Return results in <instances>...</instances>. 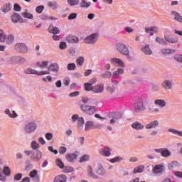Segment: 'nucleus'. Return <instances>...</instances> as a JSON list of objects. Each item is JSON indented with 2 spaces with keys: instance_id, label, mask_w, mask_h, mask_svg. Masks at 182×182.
I'll return each instance as SVG.
<instances>
[{
  "instance_id": "obj_1",
  "label": "nucleus",
  "mask_w": 182,
  "mask_h": 182,
  "mask_svg": "<svg viewBox=\"0 0 182 182\" xmlns=\"http://www.w3.org/2000/svg\"><path fill=\"white\" fill-rule=\"evenodd\" d=\"M50 72H53L55 75H58L59 72V65L57 63H52L48 66V70H43L38 72L32 68H28L25 70V73L27 75H38V76H43V75H50Z\"/></svg>"
},
{
  "instance_id": "obj_2",
  "label": "nucleus",
  "mask_w": 182,
  "mask_h": 182,
  "mask_svg": "<svg viewBox=\"0 0 182 182\" xmlns=\"http://www.w3.org/2000/svg\"><path fill=\"white\" fill-rule=\"evenodd\" d=\"M72 122H77V126L78 130H83V124H85V119L82 117H79L78 114H74L72 116Z\"/></svg>"
},
{
  "instance_id": "obj_3",
  "label": "nucleus",
  "mask_w": 182,
  "mask_h": 182,
  "mask_svg": "<svg viewBox=\"0 0 182 182\" xmlns=\"http://www.w3.org/2000/svg\"><path fill=\"white\" fill-rule=\"evenodd\" d=\"M80 107L82 112H85V113H86L87 114H90V115L95 114V113L97 112V107L95 106L82 105Z\"/></svg>"
},
{
  "instance_id": "obj_4",
  "label": "nucleus",
  "mask_w": 182,
  "mask_h": 182,
  "mask_svg": "<svg viewBox=\"0 0 182 182\" xmlns=\"http://www.w3.org/2000/svg\"><path fill=\"white\" fill-rule=\"evenodd\" d=\"M134 110L136 113H140V112H144V110H146L144 100H143V98L140 97L138 99L134 107Z\"/></svg>"
},
{
  "instance_id": "obj_5",
  "label": "nucleus",
  "mask_w": 182,
  "mask_h": 182,
  "mask_svg": "<svg viewBox=\"0 0 182 182\" xmlns=\"http://www.w3.org/2000/svg\"><path fill=\"white\" fill-rule=\"evenodd\" d=\"M117 50L119 53L122 55H124V56H129L130 52L129 51V48L126 46V45L122 43H118L117 44Z\"/></svg>"
},
{
  "instance_id": "obj_6",
  "label": "nucleus",
  "mask_w": 182,
  "mask_h": 182,
  "mask_svg": "<svg viewBox=\"0 0 182 182\" xmlns=\"http://www.w3.org/2000/svg\"><path fill=\"white\" fill-rule=\"evenodd\" d=\"M102 127H103L102 124L95 125L93 121H87L85 124L84 132H89L92 129H102Z\"/></svg>"
},
{
  "instance_id": "obj_7",
  "label": "nucleus",
  "mask_w": 182,
  "mask_h": 182,
  "mask_svg": "<svg viewBox=\"0 0 182 182\" xmlns=\"http://www.w3.org/2000/svg\"><path fill=\"white\" fill-rule=\"evenodd\" d=\"M15 50L21 53H26L28 52V47L25 43H18L14 46Z\"/></svg>"
},
{
  "instance_id": "obj_8",
  "label": "nucleus",
  "mask_w": 182,
  "mask_h": 182,
  "mask_svg": "<svg viewBox=\"0 0 182 182\" xmlns=\"http://www.w3.org/2000/svg\"><path fill=\"white\" fill-rule=\"evenodd\" d=\"M38 126L34 122H28L26 124V127H24V130L26 133H33V132H35L36 130V127Z\"/></svg>"
},
{
  "instance_id": "obj_9",
  "label": "nucleus",
  "mask_w": 182,
  "mask_h": 182,
  "mask_svg": "<svg viewBox=\"0 0 182 182\" xmlns=\"http://www.w3.org/2000/svg\"><path fill=\"white\" fill-rule=\"evenodd\" d=\"M157 127H160V122H159V120L157 119L149 122L145 126L146 130H151V129H157Z\"/></svg>"
},
{
  "instance_id": "obj_10",
  "label": "nucleus",
  "mask_w": 182,
  "mask_h": 182,
  "mask_svg": "<svg viewBox=\"0 0 182 182\" xmlns=\"http://www.w3.org/2000/svg\"><path fill=\"white\" fill-rule=\"evenodd\" d=\"M165 170H166V168L164 167V165L158 164V165H156L152 168V172L154 173V174H161V173H164Z\"/></svg>"
},
{
  "instance_id": "obj_11",
  "label": "nucleus",
  "mask_w": 182,
  "mask_h": 182,
  "mask_svg": "<svg viewBox=\"0 0 182 182\" xmlns=\"http://www.w3.org/2000/svg\"><path fill=\"white\" fill-rule=\"evenodd\" d=\"M97 33H94L91 36H87L85 39V43H91L92 45H93V43H96L97 41Z\"/></svg>"
},
{
  "instance_id": "obj_12",
  "label": "nucleus",
  "mask_w": 182,
  "mask_h": 182,
  "mask_svg": "<svg viewBox=\"0 0 182 182\" xmlns=\"http://www.w3.org/2000/svg\"><path fill=\"white\" fill-rule=\"evenodd\" d=\"M14 38L13 35L6 36V34H5L4 41H0V43H6V45H12V43H14Z\"/></svg>"
},
{
  "instance_id": "obj_13",
  "label": "nucleus",
  "mask_w": 182,
  "mask_h": 182,
  "mask_svg": "<svg viewBox=\"0 0 182 182\" xmlns=\"http://www.w3.org/2000/svg\"><path fill=\"white\" fill-rule=\"evenodd\" d=\"M161 87L165 90H171L173 87V84L171 83V81L166 80L162 82Z\"/></svg>"
},
{
  "instance_id": "obj_14",
  "label": "nucleus",
  "mask_w": 182,
  "mask_h": 182,
  "mask_svg": "<svg viewBox=\"0 0 182 182\" xmlns=\"http://www.w3.org/2000/svg\"><path fill=\"white\" fill-rule=\"evenodd\" d=\"M111 63H112V65H117L120 68H124V63H123V60H122V59L118 58H112Z\"/></svg>"
},
{
  "instance_id": "obj_15",
  "label": "nucleus",
  "mask_w": 182,
  "mask_h": 182,
  "mask_svg": "<svg viewBox=\"0 0 182 182\" xmlns=\"http://www.w3.org/2000/svg\"><path fill=\"white\" fill-rule=\"evenodd\" d=\"M42 159V152L39 150H37L31 156V160L33 161H39Z\"/></svg>"
},
{
  "instance_id": "obj_16",
  "label": "nucleus",
  "mask_w": 182,
  "mask_h": 182,
  "mask_svg": "<svg viewBox=\"0 0 182 182\" xmlns=\"http://www.w3.org/2000/svg\"><path fill=\"white\" fill-rule=\"evenodd\" d=\"M171 15H172V16H174V21H176V22H179L181 23H182V16L181 14H180V13L176 11H171Z\"/></svg>"
},
{
  "instance_id": "obj_17",
  "label": "nucleus",
  "mask_w": 182,
  "mask_h": 182,
  "mask_svg": "<svg viewBox=\"0 0 182 182\" xmlns=\"http://www.w3.org/2000/svg\"><path fill=\"white\" fill-rule=\"evenodd\" d=\"M29 177H31V178H33V181L35 182L41 181V179L39 178V176H38V171L36 169H34L30 172Z\"/></svg>"
},
{
  "instance_id": "obj_18",
  "label": "nucleus",
  "mask_w": 182,
  "mask_h": 182,
  "mask_svg": "<svg viewBox=\"0 0 182 182\" xmlns=\"http://www.w3.org/2000/svg\"><path fill=\"white\" fill-rule=\"evenodd\" d=\"M104 90H105V85L102 83L97 84L92 89V92H94V93H102L103 92Z\"/></svg>"
},
{
  "instance_id": "obj_19",
  "label": "nucleus",
  "mask_w": 182,
  "mask_h": 182,
  "mask_svg": "<svg viewBox=\"0 0 182 182\" xmlns=\"http://www.w3.org/2000/svg\"><path fill=\"white\" fill-rule=\"evenodd\" d=\"M132 127L134 130H143L144 129V125L139 122H134L132 124Z\"/></svg>"
},
{
  "instance_id": "obj_20",
  "label": "nucleus",
  "mask_w": 182,
  "mask_h": 182,
  "mask_svg": "<svg viewBox=\"0 0 182 182\" xmlns=\"http://www.w3.org/2000/svg\"><path fill=\"white\" fill-rule=\"evenodd\" d=\"M111 151L112 149H110L109 146H105L103 150L100 151V154H101L102 156H105V157H109L112 154Z\"/></svg>"
},
{
  "instance_id": "obj_21",
  "label": "nucleus",
  "mask_w": 182,
  "mask_h": 182,
  "mask_svg": "<svg viewBox=\"0 0 182 182\" xmlns=\"http://www.w3.org/2000/svg\"><path fill=\"white\" fill-rule=\"evenodd\" d=\"M117 89V81H112V85L107 87V90L109 93H114V90Z\"/></svg>"
},
{
  "instance_id": "obj_22",
  "label": "nucleus",
  "mask_w": 182,
  "mask_h": 182,
  "mask_svg": "<svg viewBox=\"0 0 182 182\" xmlns=\"http://www.w3.org/2000/svg\"><path fill=\"white\" fill-rule=\"evenodd\" d=\"M66 41L68 43H79V38L75 36H68Z\"/></svg>"
},
{
  "instance_id": "obj_23",
  "label": "nucleus",
  "mask_w": 182,
  "mask_h": 182,
  "mask_svg": "<svg viewBox=\"0 0 182 182\" xmlns=\"http://www.w3.org/2000/svg\"><path fill=\"white\" fill-rule=\"evenodd\" d=\"M113 119H110L109 123L110 124H114L116 123V120H119V119H122V114L119 113H112L111 114Z\"/></svg>"
},
{
  "instance_id": "obj_24",
  "label": "nucleus",
  "mask_w": 182,
  "mask_h": 182,
  "mask_svg": "<svg viewBox=\"0 0 182 182\" xmlns=\"http://www.w3.org/2000/svg\"><path fill=\"white\" fill-rule=\"evenodd\" d=\"M66 160L70 163H73L76 159H77V155L75 154H67L65 155Z\"/></svg>"
},
{
  "instance_id": "obj_25",
  "label": "nucleus",
  "mask_w": 182,
  "mask_h": 182,
  "mask_svg": "<svg viewBox=\"0 0 182 182\" xmlns=\"http://www.w3.org/2000/svg\"><path fill=\"white\" fill-rule=\"evenodd\" d=\"M164 38L166 42H168V43H177V42H178V38H173L171 36H165Z\"/></svg>"
},
{
  "instance_id": "obj_26",
  "label": "nucleus",
  "mask_w": 182,
  "mask_h": 182,
  "mask_svg": "<svg viewBox=\"0 0 182 182\" xmlns=\"http://www.w3.org/2000/svg\"><path fill=\"white\" fill-rule=\"evenodd\" d=\"M68 178L65 175H58L55 177L54 182H66Z\"/></svg>"
},
{
  "instance_id": "obj_27",
  "label": "nucleus",
  "mask_w": 182,
  "mask_h": 182,
  "mask_svg": "<svg viewBox=\"0 0 182 182\" xmlns=\"http://www.w3.org/2000/svg\"><path fill=\"white\" fill-rule=\"evenodd\" d=\"M141 50L145 55H153V51L150 49L149 45H146L145 46L142 47Z\"/></svg>"
},
{
  "instance_id": "obj_28",
  "label": "nucleus",
  "mask_w": 182,
  "mask_h": 182,
  "mask_svg": "<svg viewBox=\"0 0 182 182\" xmlns=\"http://www.w3.org/2000/svg\"><path fill=\"white\" fill-rule=\"evenodd\" d=\"M12 9V4L11 3L6 4L1 7V11L4 14H6V12H9Z\"/></svg>"
},
{
  "instance_id": "obj_29",
  "label": "nucleus",
  "mask_w": 182,
  "mask_h": 182,
  "mask_svg": "<svg viewBox=\"0 0 182 182\" xmlns=\"http://www.w3.org/2000/svg\"><path fill=\"white\" fill-rule=\"evenodd\" d=\"M11 21L14 22V23H18L21 21V15H19L18 13H14L11 16Z\"/></svg>"
},
{
  "instance_id": "obj_30",
  "label": "nucleus",
  "mask_w": 182,
  "mask_h": 182,
  "mask_svg": "<svg viewBox=\"0 0 182 182\" xmlns=\"http://www.w3.org/2000/svg\"><path fill=\"white\" fill-rule=\"evenodd\" d=\"M154 105L156 106H159V107H166V105H167L166 103V100H156L154 101Z\"/></svg>"
},
{
  "instance_id": "obj_31",
  "label": "nucleus",
  "mask_w": 182,
  "mask_h": 182,
  "mask_svg": "<svg viewBox=\"0 0 182 182\" xmlns=\"http://www.w3.org/2000/svg\"><path fill=\"white\" fill-rule=\"evenodd\" d=\"M87 173L89 177H91L92 178H97V176L93 173V168L92 167V166H88Z\"/></svg>"
},
{
  "instance_id": "obj_32",
  "label": "nucleus",
  "mask_w": 182,
  "mask_h": 182,
  "mask_svg": "<svg viewBox=\"0 0 182 182\" xmlns=\"http://www.w3.org/2000/svg\"><path fill=\"white\" fill-rule=\"evenodd\" d=\"M176 53V50L170 49V48H164L161 50V53L165 55H171L172 53Z\"/></svg>"
},
{
  "instance_id": "obj_33",
  "label": "nucleus",
  "mask_w": 182,
  "mask_h": 182,
  "mask_svg": "<svg viewBox=\"0 0 182 182\" xmlns=\"http://www.w3.org/2000/svg\"><path fill=\"white\" fill-rule=\"evenodd\" d=\"M144 168H145L144 165H140L138 167H136L134 168L133 173H134V174L143 173V171L144 170Z\"/></svg>"
},
{
  "instance_id": "obj_34",
  "label": "nucleus",
  "mask_w": 182,
  "mask_h": 182,
  "mask_svg": "<svg viewBox=\"0 0 182 182\" xmlns=\"http://www.w3.org/2000/svg\"><path fill=\"white\" fill-rule=\"evenodd\" d=\"M6 114L9 115V117L11 119H15L18 116V114L15 111H12V113L11 112V110L9 109H6L5 110Z\"/></svg>"
},
{
  "instance_id": "obj_35",
  "label": "nucleus",
  "mask_w": 182,
  "mask_h": 182,
  "mask_svg": "<svg viewBox=\"0 0 182 182\" xmlns=\"http://www.w3.org/2000/svg\"><path fill=\"white\" fill-rule=\"evenodd\" d=\"M168 132H169V133H172L175 136H178L179 137H182V131H179L176 129H169Z\"/></svg>"
},
{
  "instance_id": "obj_36",
  "label": "nucleus",
  "mask_w": 182,
  "mask_h": 182,
  "mask_svg": "<svg viewBox=\"0 0 182 182\" xmlns=\"http://www.w3.org/2000/svg\"><path fill=\"white\" fill-rule=\"evenodd\" d=\"M92 5L90 1L87 2L86 0H82L80 3V8H89Z\"/></svg>"
},
{
  "instance_id": "obj_37",
  "label": "nucleus",
  "mask_w": 182,
  "mask_h": 182,
  "mask_svg": "<svg viewBox=\"0 0 182 182\" xmlns=\"http://www.w3.org/2000/svg\"><path fill=\"white\" fill-rule=\"evenodd\" d=\"M124 70L123 68H119L117 70L113 73V77L117 78L119 75H123Z\"/></svg>"
},
{
  "instance_id": "obj_38",
  "label": "nucleus",
  "mask_w": 182,
  "mask_h": 182,
  "mask_svg": "<svg viewBox=\"0 0 182 182\" xmlns=\"http://www.w3.org/2000/svg\"><path fill=\"white\" fill-rule=\"evenodd\" d=\"M149 112L152 114L160 113V109L154 106L148 108Z\"/></svg>"
},
{
  "instance_id": "obj_39",
  "label": "nucleus",
  "mask_w": 182,
  "mask_h": 182,
  "mask_svg": "<svg viewBox=\"0 0 182 182\" xmlns=\"http://www.w3.org/2000/svg\"><path fill=\"white\" fill-rule=\"evenodd\" d=\"M48 65L49 61H43L41 63L37 62V65L38 66V68H41V69H45V68H48Z\"/></svg>"
},
{
  "instance_id": "obj_40",
  "label": "nucleus",
  "mask_w": 182,
  "mask_h": 182,
  "mask_svg": "<svg viewBox=\"0 0 182 182\" xmlns=\"http://www.w3.org/2000/svg\"><path fill=\"white\" fill-rule=\"evenodd\" d=\"M156 42L157 43H159L160 45H164V46H167V41H164V38L156 37Z\"/></svg>"
},
{
  "instance_id": "obj_41",
  "label": "nucleus",
  "mask_w": 182,
  "mask_h": 182,
  "mask_svg": "<svg viewBox=\"0 0 182 182\" xmlns=\"http://www.w3.org/2000/svg\"><path fill=\"white\" fill-rule=\"evenodd\" d=\"M96 173L97 174H99V176H103L105 173L103 166L99 165L98 168L96 171Z\"/></svg>"
},
{
  "instance_id": "obj_42",
  "label": "nucleus",
  "mask_w": 182,
  "mask_h": 182,
  "mask_svg": "<svg viewBox=\"0 0 182 182\" xmlns=\"http://www.w3.org/2000/svg\"><path fill=\"white\" fill-rule=\"evenodd\" d=\"M162 157H170L171 156V152L168 151V149H162V152L161 154Z\"/></svg>"
},
{
  "instance_id": "obj_43",
  "label": "nucleus",
  "mask_w": 182,
  "mask_h": 182,
  "mask_svg": "<svg viewBox=\"0 0 182 182\" xmlns=\"http://www.w3.org/2000/svg\"><path fill=\"white\" fill-rule=\"evenodd\" d=\"M48 6L49 8H51V9H58V3L56 1H49Z\"/></svg>"
},
{
  "instance_id": "obj_44",
  "label": "nucleus",
  "mask_w": 182,
  "mask_h": 182,
  "mask_svg": "<svg viewBox=\"0 0 182 182\" xmlns=\"http://www.w3.org/2000/svg\"><path fill=\"white\" fill-rule=\"evenodd\" d=\"M48 32L50 33H53V35H56L59 33V28H58L57 27H49Z\"/></svg>"
},
{
  "instance_id": "obj_45",
  "label": "nucleus",
  "mask_w": 182,
  "mask_h": 182,
  "mask_svg": "<svg viewBox=\"0 0 182 182\" xmlns=\"http://www.w3.org/2000/svg\"><path fill=\"white\" fill-rule=\"evenodd\" d=\"M22 16H23V18H26L27 19H33V14L28 13V12H23L21 14Z\"/></svg>"
},
{
  "instance_id": "obj_46",
  "label": "nucleus",
  "mask_w": 182,
  "mask_h": 182,
  "mask_svg": "<svg viewBox=\"0 0 182 182\" xmlns=\"http://www.w3.org/2000/svg\"><path fill=\"white\" fill-rule=\"evenodd\" d=\"M31 147L33 150H38V149H39L41 146L39 145V144H38L36 141H33L31 142Z\"/></svg>"
},
{
  "instance_id": "obj_47",
  "label": "nucleus",
  "mask_w": 182,
  "mask_h": 182,
  "mask_svg": "<svg viewBox=\"0 0 182 182\" xmlns=\"http://www.w3.org/2000/svg\"><path fill=\"white\" fill-rule=\"evenodd\" d=\"M93 86H92V84H90L89 82H87L85 84V89L87 92H93Z\"/></svg>"
},
{
  "instance_id": "obj_48",
  "label": "nucleus",
  "mask_w": 182,
  "mask_h": 182,
  "mask_svg": "<svg viewBox=\"0 0 182 182\" xmlns=\"http://www.w3.org/2000/svg\"><path fill=\"white\" fill-rule=\"evenodd\" d=\"M76 63L77 65H78L79 66H83V63H85V58L83 57H79L77 60H76Z\"/></svg>"
},
{
  "instance_id": "obj_49",
  "label": "nucleus",
  "mask_w": 182,
  "mask_h": 182,
  "mask_svg": "<svg viewBox=\"0 0 182 182\" xmlns=\"http://www.w3.org/2000/svg\"><path fill=\"white\" fill-rule=\"evenodd\" d=\"M3 173L4 176H7L8 177L11 176V168H9L8 166H5L3 170Z\"/></svg>"
},
{
  "instance_id": "obj_50",
  "label": "nucleus",
  "mask_w": 182,
  "mask_h": 182,
  "mask_svg": "<svg viewBox=\"0 0 182 182\" xmlns=\"http://www.w3.org/2000/svg\"><path fill=\"white\" fill-rule=\"evenodd\" d=\"M122 160H123V158L120 156H116L110 159V163H119V161H122Z\"/></svg>"
},
{
  "instance_id": "obj_51",
  "label": "nucleus",
  "mask_w": 182,
  "mask_h": 182,
  "mask_svg": "<svg viewBox=\"0 0 182 182\" xmlns=\"http://www.w3.org/2000/svg\"><path fill=\"white\" fill-rule=\"evenodd\" d=\"M56 164H57L58 167H59L60 168H64V167H65V164H63L62 160H60L59 159H56Z\"/></svg>"
},
{
  "instance_id": "obj_52",
  "label": "nucleus",
  "mask_w": 182,
  "mask_h": 182,
  "mask_svg": "<svg viewBox=\"0 0 182 182\" xmlns=\"http://www.w3.org/2000/svg\"><path fill=\"white\" fill-rule=\"evenodd\" d=\"M68 2L70 6H75L76 5H78L79 0H68Z\"/></svg>"
},
{
  "instance_id": "obj_53",
  "label": "nucleus",
  "mask_w": 182,
  "mask_h": 182,
  "mask_svg": "<svg viewBox=\"0 0 182 182\" xmlns=\"http://www.w3.org/2000/svg\"><path fill=\"white\" fill-rule=\"evenodd\" d=\"M90 159V156L89 155H84L80 159V163H83L85 161H87Z\"/></svg>"
},
{
  "instance_id": "obj_54",
  "label": "nucleus",
  "mask_w": 182,
  "mask_h": 182,
  "mask_svg": "<svg viewBox=\"0 0 182 182\" xmlns=\"http://www.w3.org/2000/svg\"><path fill=\"white\" fill-rule=\"evenodd\" d=\"M6 180V176L2 171V168H0V181H5Z\"/></svg>"
},
{
  "instance_id": "obj_55",
  "label": "nucleus",
  "mask_w": 182,
  "mask_h": 182,
  "mask_svg": "<svg viewBox=\"0 0 182 182\" xmlns=\"http://www.w3.org/2000/svg\"><path fill=\"white\" fill-rule=\"evenodd\" d=\"M43 9H45V6H38L36 7V11L37 12V14H42V12H43Z\"/></svg>"
},
{
  "instance_id": "obj_56",
  "label": "nucleus",
  "mask_w": 182,
  "mask_h": 182,
  "mask_svg": "<svg viewBox=\"0 0 182 182\" xmlns=\"http://www.w3.org/2000/svg\"><path fill=\"white\" fill-rule=\"evenodd\" d=\"M67 69L68 70H75L76 69V64L75 63H70L68 65Z\"/></svg>"
},
{
  "instance_id": "obj_57",
  "label": "nucleus",
  "mask_w": 182,
  "mask_h": 182,
  "mask_svg": "<svg viewBox=\"0 0 182 182\" xmlns=\"http://www.w3.org/2000/svg\"><path fill=\"white\" fill-rule=\"evenodd\" d=\"M59 153L60 154H65V153H66V151H68V149H66L65 146H60L59 148V150H58Z\"/></svg>"
},
{
  "instance_id": "obj_58",
  "label": "nucleus",
  "mask_w": 182,
  "mask_h": 182,
  "mask_svg": "<svg viewBox=\"0 0 182 182\" xmlns=\"http://www.w3.org/2000/svg\"><path fill=\"white\" fill-rule=\"evenodd\" d=\"M77 17V14L76 13H73V14H70L69 16H68V19L69 21H72L73 19H76V18Z\"/></svg>"
},
{
  "instance_id": "obj_59",
  "label": "nucleus",
  "mask_w": 182,
  "mask_h": 182,
  "mask_svg": "<svg viewBox=\"0 0 182 182\" xmlns=\"http://www.w3.org/2000/svg\"><path fill=\"white\" fill-rule=\"evenodd\" d=\"M25 60H26L25 58L19 57L18 58V61H11V63H24Z\"/></svg>"
},
{
  "instance_id": "obj_60",
  "label": "nucleus",
  "mask_w": 182,
  "mask_h": 182,
  "mask_svg": "<svg viewBox=\"0 0 182 182\" xmlns=\"http://www.w3.org/2000/svg\"><path fill=\"white\" fill-rule=\"evenodd\" d=\"M5 32L4 30L0 29V42H3L4 39L5 38Z\"/></svg>"
},
{
  "instance_id": "obj_61",
  "label": "nucleus",
  "mask_w": 182,
  "mask_h": 182,
  "mask_svg": "<svg viewBox=\"0 0 182 182\" xmlns=\"http://www.w3.org/2000/svg\"><path fill=\"white\" fill-rule=\"evenodd\" d=\"M175 60L182 63V55L178 54L174 56Z\"/></svg>"
},
{
  "instance_id": "obj_62",
  "label": "nucleus",
  "mask_w": 182,
  "mask_h": 182,
  "mask_svg": "<svg viewBox=\"0 0 182 182\" xmlns=\"http://www.w3.org/2000/svg\"><path fill=\"white\" fill-rule=\"evenodd\" d=\"M77 142L80 143V146H83L85 144V136H80L77 139Z\"/></svg>"
},
{
  "instance_id": "obj_63",
  "label": "nucleus",
  "mask_w": 182,
  "mask_h": 182,
  "mask_svg": "<svg viewBox=\"0 0 182 182\" xmlns=\"http://www.w3.org/2000/svg\"><path fill=\"white\" fill-rule=\"evenodd\" d=\"M46 139L47 140H49V141L52 140V139H53V134H52V133H46Z\"/></svg>"
},
{
  "instance_id": "obj_64",
  "label": "nucleus",
  "mask_w": 182,
  "mask_h": 182,
  "mask_svg": "<svg viewBox=\"0 0 182 182\" xmlns=\"http://www.w3.org/2000/svg\"><path fill=\"white\" fill-rule=\"evenodd\" d=\"M68 45L66 44V42H61L60 44V49H61L62 50L66 49Z\"/></svg>"
}]
</instances>
